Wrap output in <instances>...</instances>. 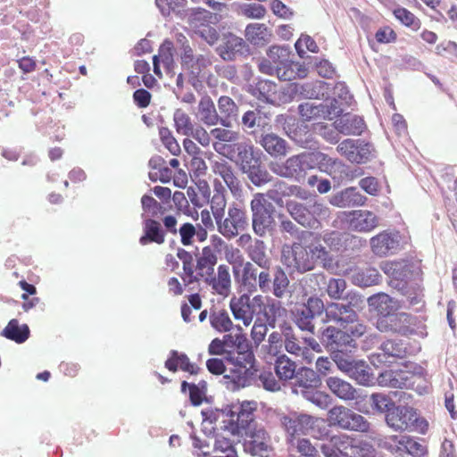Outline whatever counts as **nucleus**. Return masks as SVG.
I'll return each mask as SVG.
<instances>
[{
  "label": "nucleus",
  "instance_id": "nucleus-35",
  "mask_svg": "<svg viewBox=\"0 0 457 457\" xmlns=\"http://www.w3.org/2000/svg\"><path fill=\"white\" fill-rule=\"evenodd\" d=\"M198 112L201 120L207 126H213L220 123V118L217 113L214 103L210 96L201 98L198 105Z\"/></svg>",
  "mask_w": 457,
  "mask_h": 457
},
{
  "label": "nucleus",
  "instance_id": "nucleus-62",
  "mask_svg": "<svg viewBox=\"0 0 457 457\" xmlns=\"http://www.w3.org/2000/svg\"><path fill=\"white\" fill-rule=\"evenodd\" d=\"M313 316L307 312H304V307L296 310L295 323L300 329L313 333L314 325L312 323Z\"/></svg>",
  "mask_w": 457,
  "mask_h": 457
},
{
  "label": "nucleus",
  "instance_id": "nucleus-37",
  "mask_svg": "<svg viewBox=\"0 0 457 457\" xmlns=\"http://www.w3.org/2000/svg\"><path fill=\"white\" fill-rule=\"evenodd\" d=\"M296 364L287 355L278 356L275 361V372L279 380L288 381L295 375Z\"/></svg>",
  "mask_w": 457,
  "mask_h": 457
},
{
  "label": "nucleus",
  "instance_id": "nucleus-33",
  "mask_svg": "<svg viewBox=\"0 0 457 457\" xmlns=\"http://www.w3.org/2000/svg\"><path fill=\"white\" fill-rule=\"evenodd\" d=\"M218 107L220 115V124L224 127H230L233 120H236L238 115V107L232 98L222 96L218 100Z\"/></svg>",
  "mask_w": 457,
  "mask_h": 457
},
{
  "label": "nucleus",
  "instance_id": "nucleus-4",
  "mask_svg": "<svg viewBox=\"0 0 457 457\" xmlns=\"http://www.w3.org/2000/svg\"><path fill=\"white\" fill-rule=\"evenodd\" d=\"M386 424L396 431H416L425 435L428 430V422L420 417L415 409L409 406H395L386 415Z\"/></svg>",
  "mask_w": 457,
  "mask_h": 457
},
{
  "label": "nucleus",
  "instance_id": "nucleus-41",
  "mask_svg": "<svg viewBox=\"0 0 457 457\" xmlns=\"http://www.w3.org/2000/svg\"><path fill=\"white\" fill-rule=\"evenodd\" d=\"M226 206L227 199L225 189L222 185L219 183V188L215 185V193L211 199V209L215 221L224 217Z\"/></svg>",
  "mask_w": 457,
  "mask_h": 457
},
{
  "label": "nucleus",
  "instance_id": "nucleus-25",
  "mask_svg": "<svg viewBox=\"0 0 457 457\" xmlns=\"http://www.w3.org/2000/svg\"><path fill=\"white\" fill-rule=\"evenodd\" d=\"M380 353H378L379 361L385 363H393L397 359H403L406 355V348L401 341L389 339L385 341L380 347Z\"/></svg>",
  "mask_w": 457,
  "mask_h": 457
},
{
  "label": "nucleus",
  "instance_id": "nucleus-54",
  "mask_svg": "<svg viewBox=\"0 0 457 457\" xmlns=\"http://www.w3.org/2000/svg\"><path fill=\"white\" fill-rule=\"evenodd\" d=\"M173 119L177 132L184 136H189L193 129L189 116L181 109H178L174 112Z\"/></svg>",
  "mask_w": 457,
  "mask_h": 457
},
{
  "label": "nucleus",
  "instance_id": "nucleus-27",
  "mask_svg": "<svg viewBox=\"0 0 457 457\" xmlns=\"http://www.w3.org/2000/svg\"><path fill=\"white\" fill-rule=\"evenodd\" d=\"M212 247L204 246L196 259L195 270L202 278L206 275H212L218 262V256Z\"/></svg>",
  "mask_w": 457,
  "mask_h": 457
},
{
  "label": "nucleus",
  "instance_id": "nucleus-24",
  "mask_svg": "<svg viewBox=\"0 0 457 457\" xmlns=\"http://www.w3.org/2000/svg\"><path fill=\"white\" fill-rule=\"evenodd\" d=\"M382 270L391 278L389 284L397 288H403L406 285V278L410 274L408 265L405 262H386Z\"/></svg>",
  "mask_w": 457,
  "mask_h": 457
},
{
  "label": "nucleus",
  "instance_id": "nucleus-53",
  "mask_svg": "<svg viewBox=\"0 0 457 457\" xmlns=\"http://www.w3.org/2000/svg\"><path fill=\"white\" fill-rule=\"evenodd\" d=\"M212 326L220 332H228L232 328V320L226 311L213 312L210 317Z\"/></svg>",
  "mask_w": 457,
  "mask_h": 457
},
{
  "label": "nucleus",
  "instance_id": "nucleus-64",
  "mask_svg": "<svg viewBox=\"0 0 457 457\" xmlns=\"http://www.w3.org/2000/svg\"><path fill=\"white\" fill-rule=\"evenodd\" d=\"M294 446H295L299 457H320L318 450L308 439H297L295 441Z\"/></svg>",
  "mask_w": 457,
  "mask_h": 457
},
{
  "label": "nucleus",
  "instance_id": "nucleus-51",
  "mask_svg": "<svg viewBox=\"0 0 457 457\" xmlns=\"http://www.w3.org/2000/svg\"><path fill=\"white\" fill-rule=\"evenodd\" d=\"M395 17L404 26L417 31L421 27V22L412 12L403 7H398L394 10Z\"/></svg>",
  "mask_w": 457,
  "mask_h": 457
},
{
  "label": "nucleus",
  "instance_id": "nucleus-59",
  "mask_svg": "<svg viewBox=\"0 0 457 457\" xmlns=\"http://www.w3.org/2000/svg\"><path fill=\"white\" fill-rule=\"evenodd\" d=\"M289 285V280L287 278V274L285 271L278 268L274 275L273 278V294L275 296L280 298L282 297L285 293L287 292V289Z\"/></svg>",
  "mask_w": 457,
  "mask_h": 457
},
{
  "label": "nucleus",
  "instance_id": "nucleus-9",
  "mask_svg": "<svg viewBox=\"0 0 457 457\" xmlns=\"http://www.w3.org/2000/svg\"><path fill=\"white\" fill-rule=\"evenodd\" d=\"M330 423L341 428L366 433L370 430V422L361 415L345 406H335L328 411Z\"/></svg>",
  "mask_w": 457,
  "mask_h": 457
},
{
  "label": "nucleus",
  "instance_id": "nucleus-17",
  "mask_svg": "<svg viewBox=\"0 0 457 457\" xmlns=\"http://www.w3.org/2000/svg\"><path fill=\"white\" fill-rule=\"evenodd\" d=\"M203 278L204 282L211 287L214 294L224 298L229 295L231 292V278L228 265H219L216 274L206 275Z\"/></svg>",
  "mask_w": 457,
  "mask_h": 457
},
{
  "label": "nucleus",
  "instance_id": "nucleus-34",
  "mask_svg": "<svg viewBox=\"0 0 457 457\" xmlns=\"http://www.w3.org/2000/svg\"><path fill=\"white\" fill-rule=\"evenodd\" d=\"M29 328L27 324H20L16 319L11 320L3 329L2 336L17 344L24 343L29 337Z\"/></svg>",
  "mask_w": 457,
  "mask_h": 457
},
{
  "label": "nucleus",
  "instance_id": "nucleus-3",
  "mask_svg": "<svg viewBox=\"0 0 457 457\" xmlns=\"http://www.w3.org/2000/svg\"><path fill=\"white\" fill-rule=\"evenodd\" d=\"M225 361L228 371L225 377L237 386H249L257 371L254 369L253 353H226Z\"/></svg>",
  "mask_w": 457,
  "mask_h": 457
},
{
  "label": "nucleus",
  "instance_id": "nucleus-45",
  "mask_svg": "<svg viewBox=\"0 0 457 457\" xmlns=\"http://www.w3.org/2000/svg\"><path fill=\"white\" fill-rule=\"evenodd\" d=\"M269 36L268 28L265 24L252 23L245 28V37L253 45L264 44Z\"/></svg>",
  "mask_w": 457,
  "mask_h": 457
},
{
  "label": "nucleus",
  "instance_id": "nucleus-57",
  "mask_svg": "<svg viewBox=\"0 0 457 457\" xmlns=\"http://www.w3.org/2000/svg\"><path fill=\"white\" fill-rule=\"evenodd\" d=\"M370 402L373 410L378 412H389L395 405L393 400L384 394H372L370 395Z\"/></svg>",
  "mask_w": 457,
  "mask_h": 457
},
{
  "label": "nucleus",
  "instance_id": "nucleus-5",
  "mask_svg": "<svg viewBox=\"0 0 457 457\" xmlns=\"http://www.w3.org/2000/svg\"><path fill=\"white\" fill-rule=\"evenodd\" d=\"M250 206L253 232L259 237H265L273 229L275 207L262 193L253 195Z\"/></svg>",
  "mask_w": 457,
  "mask_h": 457
},
{
  "label": "nucleus",
  "instance_id": "nucleus-31",
  "mask_svg": "<svg viewBox=\"0 0 457 457\" xmlns=\"http://www.w3.org/2000/svg\"><path fill=\"white\" fill-rule=\"evenodd\" d=\"M165 367L171 372H175L178 369H180L190 374H197L200 370L197 365L190 362L185 353H179L175 350L170 352V357L165 361Z\"/></svg>",
  "mask_w": 457,
  "mask_h": 457
},
{
  "label": "nucleus",
  "instance_id": "nucleus-2",
  "mask_svg": "<svg viewBox=\"0 0 457 457\" xmlns=\"http://www.w3.org/2000/svg\"><path fill=\"white\" fill-rule=\"evenodd\" d=\"M282 259L289 268H294L300 272L312 270L317 260L326 262L329 260L328 252L322 245H315L308 250L300 243L291 245H284Z\"/></svg>",
  "mask_w": 457,
  "mask_h": 457
},
{
  "label": "nucleus",
  "instance_id": "nucleus-60",
  "mask_svg": "<svg viewBox=\"0 0 457 457\" xmlns=\"http://www.w3.org/2000/svg\"><path fill=\"white\" fill-rule=\"evenodd\" d=\"M346 288V282L343 278H330L327 283V293L331 299L339 300Z\"/></svg>",
  "mask_w": 457,
  "mask_h": 457
},
{
  "label": "nucleus",
  "instance_id": "nucleus-6",
  "mask_svg": "<svg viewBox=\"0 0 457 457\" xmlns=\"http://www.w3.org/2000/svg\"><path fill=\"white\" fill-rule=\"evenodd\" d=\"M378 383L394 388H408L422 394L427 391V381L422 373L410 370H385L378 376Z\"/></svg>",
  "mask_w": 457,
  "mask_h": 457
},
{
  "label": "nucleus",
  "instance_id": "nucleus-22",
  "mask_svg": "<svg viewBox=\"0 0 457 457\" xmlns=\"http://www.w3.org/2000/svg\"><path fill=\"white\" fill-rule=\"evenodd\" d=\"M349 325H351V326L349 328L347 327V328H345V329L347 330V332L350 333V335L347 333H345L334 327H328L323 332V335L328 338V343L330 345L335 344V345H337V347H338L339 343H337V339L346 337H347L346 345H348L351 347H355V344L353 343V340L349 337H350V336H352L353 337H360L363 336L366 332V326L363 325L362 323H359L356 321L353 323H350Z\"/></svg>",
  "mask_w": 457,
  "mask_h": 457
},
{
  "label": "nucleus",
  "instance_id": "nucleus-13",
  "mask_svg": "<svg viewBox=\"0 0 457 457\" xmlns=\"http://www.w3.org/2000/svg\"><path fill=\"white\" fill-rule=\"evenodd\" d=\"M257 409L255 402L245 401L243 402L237 411H229L227 412L228 419L226 424L230 427V431L236 434H241L242 430H248L249 428L256 426L254 423V412Z\"/></svg>",
  "mask_w": 457,
  "mask_h": 457
},
{
  "label": "nucleus",
  "instance_id": "nucleus-55",
  "mask_svg": "<svg viewBox=\"0 0 457 457\" xmlns=\"http://www.w3.org/2000/svg\"><path fill=\"white\" fill-rule=\"evenodd\" d=\"M299 113L303 120H315L325 113L324 106L315 105L313 103L306 102L301 104L298 107Z\"/></svg>",
  "mask_w": 457,
  "mask_h": 457
},
{
  "label": "nucleus",
  "instance_id": "nucleus-61",
  "mask_svg": "<svg viewBox=\"0 0 457 457\" xmlns=\"http://www.w3.org/2000/svg\"><path fill=\"white\" fill-rule=\"evenodd\" d=\"M159 56V61H161L164 66L170 68L173 65L174 62V46L173 43L166 39L162 42V44L159 47V54L156 55Z\"/></svg>",
  "mask_w": 457,
  "mask_h": 457
},
{
  "label": "nucleus",
  "instance_id": "nucleus-16",
  "mask_svg": "<svg viewBox=\"0 0 457 457\" xmlns=\"http://www.w3.org/2000/svg\"><path fill=\"white\" fill-rule=\"evenodd\" d=\"M345 220L352 230L359 232H370L377 228L378 217L367 210H357L345 213Z\"/></svg>",
  "mask_w": 457,
  "mask_h": 457
},
{
  "label": "nucleus",
  "instance_id": "nucleus-43",
  "mask_svg": "<svg viewBox=\"0 0 457 457\" xmlns=\"http://www.w3.org/2000/svg\"><path fill=\"white\" fill-rule=\"evenodd\" d=\"M364 127V121L355 116H345L337 122L338 130L345 135H360Z\"/></svg>",
  "mask_w": 457,
  "mask_h": 457
},
{
  "label": "nucleus",
  "instance_id": "nucleus-30",
  "mask_svg": "<svg viewBox=\"0 0 457 457\" xmlns=\"http://www.w3.org/2000/svg\"><path fill=\"white\" fill-rule=\"evenodd\" d=\"M366 199L355 187H348L334 195L331 204L338 207L359 206L363 205Z\"/></svg>",
  "mask_w": 457,
  "mask_h": 457
},
{
  "label": "nucleus",
  "instance_id": "nucleus-40",
  "mask_svg": "<svg viewBox=\"0 0 457 457\" xmlns=\"http://www.w3.org/2000/svg\"><path fill=\"white\" fill-rule=\"evenodd\" d=\"M232 154L230 160L237 158L244 167L249 166L253 159V147L246 142H237L232 144Z\"/></svg>",
  "mask_w": 457,
  "mask_h": 457
},
{
  "label": "nucleus",
  "instance_id": "nucleus-46",
  "mask_svg": "<svg viewBox=\"0 0 457 457\" xmlns=\"http://www.w3.org/2000/svg\"><path fill=\"white\" fill-rule=\"evenodd\" d=\"M241 286L250 294L257 291V269L250 262L243 266Z\"/></svg>",
  "mask_w": 457,
  "mask_h": 457
},
{
  "label": "nucleus",
  "instance_id": "nucleus-42",
  "mask_svg": "<svg viewBox=\"0 0 457 457\" xmlns=\"http://www.w3.org/2000/svg\"><path fill=\"white\" fill-rule=\"evenodd\" d=\"M264 242L257 239L253 245L248 246L247 253L251 260L258 266L269 269L270 262L266 256Z\"/></svg>",
  "mask_w": 457,
  "mask_h": 457
},
{
  "label": "nucleus",
  "instance_id": "nucleus-48",
  "mask_svg": "<svg viewBox=\"0 0 457 457\" xmlns=\"http://www.w3.org/2000/svg\"><path fill=\"white\" fill-rule=\"evenodd\" d=\"M331 442L334 444V446L337 449L343 457L355 454L354 438L347 435L341 434L332 436Z\"/></svg>",
  "mask_w": 457,
  "mask_h": 457
},
{
  "label": "nucleus",
  "instance_id": "nucleus-47",
  "mask_svg": "<svg viewBox=\"0 0 457 457\" xmlns=\"http://www.w3.org/2000/svg\"><path fill=\"white\" fill-rule=\"evenodd\" d=\"M341 155L352 162L361 163L363 156L359 153L356 142L353 139H345L337 147Z\"/></svg>",
  "mask_w": 457,
  "mask_h": 457
},
{
  "label": "nucleus",
  "instance_id": "nucleus-21",
  "mask_svg": "<svg viewBox=\"0 0 457 457\" xmlns=\"http://www.w3.org/2000/svg\"><path fill=\"white\" fill-rule=\"evenodd\" d=\"M222 426L220 431H214L213 451L220 452L225 455H232L237 453L236 451L235 437L240 434L232 433L230 427L226 424V420H222Z\"/></svg>",
  "mask_w": 457,
  "mask_h": 457
},
{
  "label": "nucleus",
  "instance_id": "nucleus-32",
  "mask_svg": "<svg viewBox=\"0 0 457 457\" xmlns=\"http://www.w3.org/2000/svg\"><path fill=\"white\" fill-rule=\"evenodd\" d=\"M312 169L317 165L321 171L333 177L337 172H342L345 167L341 161L333 159L322 153H312Z\"/></svg>",
  "mask_w": 457,
  "mask_h": 457
},
{
  "label": "nucleus",
  "instance_id": "nucleus-39",
  "mask_svg": "<svg viewBox=\"0 0 457 457\" xmlns=\"http://www.w3.org/2000/svg\"><path fill=\"white\" fill-rule=\"evenodd\" d=\"M287 209L290 215L303 226H310L313 220L310 210L303 204L290 201L287 204Z\"/></svg>",
  "mask_w": 457,
  "mask_h": 457
},
{
  "label": "nucleus",
  "instance_id": "nucleus-38",
  "mask_svg": "<svg viewBox=\"0 0 457 457\" xmlns=\"http://www.w3.org/2000/svg\"><path fill=\"white\" fill-rule=\"evenodd\" d=\"M261 144L270 155L278 156L287 154L286 141L275 134L265 135Z\"/></svg>",
  "mask_w": 457,
  "mask_h": 457
},
{
  "label": "nucleus",
  "instance_id": "nucleus-49",
  "mask_svg": "<svg viewBox=\"0 0 457 457\" xmlns=\"http://www.w3.org/2000/svg\"><path fill=\"white\" fill-rule=\"evenodd\" d=\"M411 316L405 312L393 313L387 320L390 322V329L403 335L407 334L411 324Z\"/></svg>",
  "mask_w": 457,
  "mask_h": 457
},
{
  "label": "nucleus",
  "instance_id": "nucleus-8",
  "mask_svg": "<svg viewBox=\"0 0 457 457\" xmlns=\"http://www.w3.org/2000/svg\"><path fill=\"white\" fill-rule=\"evenodd\" d=\"M312 153H302L289 157L283 163H273L271 170L285 178H295L297 180L303 179L307 170H312Z\"/></svg>",
  "mask_w": 457,
  "mask_h": 457
},
{
  "label": "nucleus",
  "instance_id": "nucleus-18",
  "mask_svg": "<svg viewBox=\"0 0 457 457\" xmlns=\"http://www.w3.org/2000/svg\"><path fill=\"white\" fill-rule=\"evenodd\" d=\"M400 240L397 233L383 231L371 237L370 246L376 255L386 256L399 249Z\"/></svg>",
  "mask_w": 457,
  "mask_h": 457
},
{
  "label": "nucleus",
  "instance_id": "nucleus-7",
  "mask_svg": "<svg viewBox=\"0 0 457 457\" xmlns=\"http://www.w3.org/2000/svg\"><path fill=\"white\" fill-rule=\"evenodd\" d=\"M231 312L237 320H242L245 326H249L254 316L262 313L263 296L257 295L253 298L248 294L232 297L229 303Z\"/></svg>",
  "mask_w": 457,
  "mask_h": 457
},
{
  "label": "nucleus",
  "instance_id": "nucleus-1",
  "mask_svg": "<svg viewBox=\"0 0 457 457\" xmlns=\"http://www.w3.org/2000/svg\"><path fill=\"white\" fill-rule=\"evenodd\" d=\"M290 57L289 48L272 46L267 51L266 57L259 60L258 70L263 74L277 76L283 81L305 78L308 74L307 68L293 62Z\"/></svg>",
  "mask_w": 457,
  "mask_h": 457
},
{
  "label": "nucleus",
  "instance_id": "nucleus-26",
  "mask_svg": "<svg viewBox=\"0 0 457 457\" xmlns=\"http://www.w3.org/2000/svg\"><path fill=\"white\" fill-rule=\"evenodd\" d=\"M143 230L144 234L139 238V243L142 245H145L150 243H155L157 245L164 243L166 235L159 221L153 219L145 220L144 221Z\"/></svg>",
  "mask_w": 457,
  "mask_h": 457
},
{
  "label": "nucleus",
  "instance_id": "nucleus-44",
  "mask_svg": "<svg viewBox=\"0 0 457 457\" xmlns=\"http://www.w3.org/2000/svg\"><path fill=\"white\" fill-rule=\"evenodd\" d=\"M262 313L264 316V321L271 328H275L276 321L286 314V309L282 307L280 302L272 301L268 304L263 302Z\"/></svg>",
  "mask_w": 457,
  "mask_h": 457
},
{
  "label": "nucleus",
  "instance_id": "nucleus-36",
  "mask_svg": "<svg viewBox=\"0 0 457 457\" xmlns=\"http://www.w3.org/2000/svg\"><path fill=\"white\" fill-rule=\"evenodd\" d=\"M218 21L217 14L200 8L193 10L188 20L189 26L195 34L198 33V29L195 26L205 27L209 24H217Z\"/></svg>",
  "mask_w": 457,
  "mask_h": 457
},
{
  "label": "nucleus",
  "instance_id": "nucleus-15",
  "mask_svg": "<svg viewBox=\"0 0 457 457\" xmlns=\"http://www.w3.org/2000/svg\"><path fill=\"white\" fill-rule=\"evenodd\" d=\"M326 322H333L342 328H347L350 323L357 321L358 315L350 306L338 303H328L325 309Z\"/></svg>",
  "mask_w": 457,
  "mask_h": 457
},
{
  "label": "nucleus",
  "instance_id": "nucleus-14",
  "mask_svg": "<svg viewBox=\"0 0 457 457\" xmlns=\"http://www.w3.org/2000/svg\"><path fill=\"white\" fill-rule=\"evenodd\" d=\"M246 437L245 447L252 455L260 457H269L272 451L270 445V436L264 428L253 426L245 431Z\"/></svg>",
  "mask_w": 457,
  "mask_h": 457
},
{
  "label": "nucleus",
  "instance_id": "nucleus-58",
  "mask_svg": "<svg viewBox=\"0 0 457 457\" xmlns=\"http://www.w3.org/2000/svg\"><path fill=\"white\" fill-rule=\"evenodd\" d=\"M212 65L211 57L207 54H200L194 60L193 65H190L187 70L195 77L204 78L206 74V70Z\"/></svg>",
  "mask_w": 457,
  "mask_h": 457
},
{
  "label": "nucleus",
  "instance_id": "nucleus-19",
  "mask_svg": "<svg viewBox=\"0 0 457 457\" xmlns=\"http://www.w3.org/2000/svg\"><path fill=\"white\" fill-rule=\"evenodd\" d=\"M211 135L215 141L212 145L214 150L227 158H231L232 144L237 143L239 138V132L224 128H215L211 130Z\"/></svg>",
  "mask_w": 457,
  "mask_h": 457
},
{
  "label": "nucleus",
  "instance_id": "nucleus-52",
  "mask_svg": "<svg viewBox=\"0 0 457 457\" xmlns=\"http://www.w3.org/2000/svg\"><path fill=\"white\" fill-rule=\"evenodd\" d=\"M225 340H228L232 346L236 347L234 351L228 353H253L249 340L245 334L239 332L235 335L228 334L224 336Z\"/></svg>",
  "mask_w": 457,
  "mask_h": 457
},
{
  "label": "nucleus",
  "instance_id": "nucleus-23",
  "mask_svg": "<svg viewBox=\"0 0 457 457\" xmlns=\"http://www.w3.org/2000/svg\"><path fill=\"white\" fill-rule=\"evenodd\" d=\"M370 307H371L379 315L389 318L397 312L401 305L399 302L385 293L373 295L368 299Z\"/></svg>",
  "mask_w": 457,
  "mask_h": 457
},
{
  "label": "nucleus",
  "instance_id": "nucleus-29",
  "mask_svg": "<svg viewBox=\"0 0 457 457\" xmlns=\"http://www.w3.org/2000/svg\"><path fill=\"white\" fill-rule=\"evenodd\" d=\"M328 389L338 398L345 401L356 398V389L347 381L337 377H329L326 379Z\"/></svg>",
  "mask_w": 457,
  "mask_h": 457
},
{
  "label": "nucleus",
  "instance_id": "nucleus-12",
  "mask_svg": "<svg viewBox=\"0 0 457 457\" xmlns=\"http://www.w3.org/2000/svg\"><path fill=\"white\" fill-rule=\"evenodd\" d=\"M334 361L337 368L361 385L368 386L371 381V374L364 361H356L343 353L337 348L334 353Z\"/></svg>",
  "mask_w": 457,
  "mask_h": 457
},
{
  "label": "nucleus",
  "instance_id": "nucleus-50",
  "mask_svg": "<svg viewBox=\"0 0 457 457\" xmlns=\"http://www.w3.org/2000/svg\"><path fill=\"white\" fill-rule=\"evenodd\" d=\"M319 383L320 379L312 370L303 368L296 377V383L295 386L300 390L309 387H317Z\"/></svg>",
  "mask_w": 457,
  "mask_h": 457
},
{
  "label": "nucleus",
  "instance_id": "nucleus-10",
  "mask_svg": "<svg viewBox=\"0 0 457 457\" xmlns=\"http://www.w3.org/2000/svg\"><path fill=\"white\" fill-rule=\"evenodd\" d=\"M280 424L287 434V441L291 445L295 441L300 439L299 436H305L314 425V418L305 413L295 411L280 417Z\"/></svg>",
  "mask_w": 457,
  "mask_h": 457
},
{
  "label": "nucleus",
  "instance_id": "nucleus-20",
  "mask_svg": "<svg viewBox=\"0 0 457 457\" xmlns=\"http://www.w3.org/2000/svg\"><path fill=\"white\" fill-rule=\"evenodd\" d=\"M215 175L220 176L234 196H240L242 185L233 167L225 161L215 162L212 166Z\"/></svg>",
  "mask_w": 457,
  "mask_h": 457
},
{
  "label": "nucleus",
  "instance_id": "nucleus-28",
  "mask_svg": "<svg viewBox=\"0 0 457 457\" xmlns=\"http://www.w3.org/2000/svg\"><path fill=\"white\" fill-rule=\"evenodd\" d=\"M244 46V40L232 34L224 35L222 43L217 51L220 56L225 61H231L235 58L237 53L240 52Z\"/></svg>",
  "mask_w": 457,
  "mask_h": 457
},
{
  "label": "nucleus",
  "instance_id": "nucleus-11",
  "mask_svg": "<svg viewBox=\"0 0 457 457\" xmlns=\"http://www.w3.org/2000/svg\"><path fill=\"white\" fill-rule=\"evenodd\" d=\"M218 231L226 238L231 239L248 226V218L245 210L238 204L233 203L228 210V217L216 220Z\"/></svg>",
  "mask_w": 457,
  "mask_h": 457
},
{
  "label": "nucleus",
  "instance_id": "nucleus-63",
  "mask_svg": "<svg viewBox=\"0 0 457 457\" xmlns=\"http://www.w3.org/2000/svg\"><path fill=\"white\" fill-rule=\"evenodd\" d=\"M240 13L250 19H261L264 17L266 9L261 4H244L240 6Z\"/></svg>",
  "mask_w": 457,
  "mask_h": 457
},
{
  "label": "nucleus",
  "instance_id": "nucleus-56",
  "mask_svg": "<svg viewBox=\"0 0 457 457\" xmlns=\"http://www.w3.org/2000/svg\"><path fill=\"white\" fill-rule=\"evenodd\" d=\"M159 136L162 143L171 154L179 155L180 154V146L176 138L173 137L172 132L168 128H160Z\"/></svg>",
  "mask_w": 457,
  "mask_h": 457
}]
</instances>
